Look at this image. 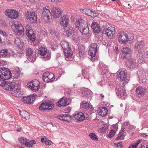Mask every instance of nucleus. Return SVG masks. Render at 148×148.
<instances>
[{"mask_svg": "<svg viewBox=\"0 0 148 148\" xmlns=\"http://www.w3.org/2000/svg\"><path fill=\"white\" fill-rule=\"evenodd\" d=\"M75 25L76 28L79 29L82 33L86 34L89 32L88 26L84 21L81 19L78 20L76 22Z\"/></svg>", "mask_w": 148, "mask_h": 148, "instance_id": "nucleus-1", "label": "nucleus"}, {"mask_svg": "<svg viewBox=\"0 0 148 148\" xmlns=\"http://www.w3.org/2000/svg\"><path fill=\"white\" fill-rule=\"evenodd\" d=\"M80 106L84 109V114L86 115V117H88L93 112V108L92 106L88 102L83 101L81 103Z\"/></svg>", "mask_w": 148, "mask_h": 148, "instance_id": "nucleus-2", "label": "nucleus"}, {"mask_svg": "<svg viewBox=\"0 0 148 148\" xmlns=\"http://www.w3.org/2000/svg\"><path fill=\"white\" fill-rule=\"evenodd\" d=\"M120 55L121 58L123 59H129L132 56V51L129 47H124L121 50Z\"/></svg>", "mask_w": 148, "mask_h": 148, "instance_id": "nucleus-3", "label": "nucleus"}, {"mask_svg": "<svg viewBox=\"0 0 148 148\" xmlns=\"http://www.w3.org/2000/svg\"><path fill=\"white\" fill-rule=\"evenodd\" d=\"M97 51V45L96 43H92L90 45L88 51V54L91 56V60L94 62L97 59L96 54Z\"/></svg>", "mask_w": 148, "mask_h": 148, "instance_id": "nucleus-4", "label": "nucleus"}, {"mask_svg": "<svg viewBox=\"0 0 148 148\" xmlns=\"http://www.w3.org/2000/svg\"><path fill=\"white\" fill-rule=\"evenodd\" d=\"M11 73L10 70L5 68H0V77L4 79H8L11 78Z\"/></svg>", "mask_w": 148, "mask_h": 148, "instance_id": "nucleus-5", "label": "nucleus"}, {"mask_svg": "<svg viewBox=\"0 0 148 148\" xmlns=\"http://www.w3.org/2000/svg\"><path fill=\"white\" fill-rule=\"evenodd\" d=\"M137 74L140 82H148V73L147 71H139L137 72Z\"/></svg>", "mask_w": 148, "mask_h": 148, "instance_id": "nucleus-6", "label": "nucleus"}, {"mask_svg": "<svg viewBox=\"0 0 148 148\" xmlns=\"http://www.w3.org/2000/svg\"><path fill=\"white\" fill-rule=\"evenodd\" d=\"M40 82L37 79H35L31 81L27 84V86L34 92L38 90L40 88Z\"/></svg>", "mask_w": 148, "mask_h": 148, "instance_id": "nucleus-7", "label": "nucleus"}, {"mask_svg": "<svg viewBox=\"0 0 148 148\" xmlns=\"http://www.w3.org/2000/svg\"><path fill=\"white\" fill-rule=\"evenodd\" d=\"M26 35L32 41H34L36 40V37L34 32L32 29V28L28 24L26 25L25 27Z\"/></svg>", "mask_w": 148, "mask_h": 148, "instance_id": "nucleus-8", "label": "nucleus"}, {"mask_svg": "<svg viewBox=\"0 0 148 148\" xmlns=\"http://www.w3.org/2000/svg\"><path fill=\"white\" fill-rule=\"evenodd\" d=\"M127 73L125 71L123 70L118 71L117 73V79L121 82H123L122 83L123 85L125 86L127 82L126 81L125 79L127 76Z\"/></svg>", "mask_w": 148, "mask_h": 148, "instance_id": "nucleus-9", "label": "nucleus"}, {"mask_svg": "<svg viewBox=\"0 0 148 148\" xmlns=\"http://www.w3.org/2000/svg\"><path fill=\"white\" fill-rule=\"evenodd\" d=\"M25 16L26 18L30 21L31 23H35L36 21L37 15L34 12L27 11Z\"/></svg>", "mask_w": 148, "mask_h": 148, "instance_id": "nucleus-10", "label": "nucleus"}, {"mask_svg": "<svg viewBox=\"0 0 148 148\" xmlns=\"http://www.w3.org/2000/svg\"><path fill=\"white\" fill-rule=\"evenodd\" d=\"M118 36V41L121 44H125L129 40L128 35L124 32H120Z\"/></svg>", "mask_w": 148, "mask_h": 148, "instance_id": "nucleus-11", "label": "nucleus"}, {"mask_svg": "<svg viewBox=\"0 0 148 148\" xmlns=\"http://www.w3.org/2000/svg\"><path fill=\"white\" fill-rule=\"evenodd\" d=\"M42 15L43 19L46 22H49L50 18L51 17V14L49 9L46 8H43Z\"/></svg>", "mask_w": 148, "mask_h": 148, "instance_id": "nucleus-12", "label": "nucleus"}, {"mask_svg": "<svg viewBox=\"0 0 148 148\" xmlns=\"http://www.w3.org/2000/svg\"><path fill=\"white\" fill-rule=\"evenodd\" d=\"M5 14L9 18L15 19L18 17L19 15L18 12L14 10H8L5 12Z\"/></svg>", "mask_w": 148, "mask_h": 148, "instance_id": "nucleus-13", "label": "nucleus"}, {"mask_svg": "<svg viewBox=\"0 0 148 148\" xmlns=\"http://www.w3.org/2000/svg\"><path fill=\"white\" fill-rule=\"evenodd\" d=\"M54 104L50 102L45 103H42L40 105L39 108L41 110H51L54 107Z\"/></svg>", "mask_w": 148, "mask_h": 148, "instance_id": "nucleus-14", "label": "nucleus"}, {"mask_svg": "<svg viewBox=\"0 0 148 148\" xmlns=\"http://www.w3.org/2000/svg\"><path fill=\"white\" fill-rule=\"evenodd\" d=\"M71 103V99L68 97H63L60 99L58 103V106L59 107L65 106L69 105Z\"/></svg>", "mask_w": 148, "mask_h": 148, "instance_id": "nucleus-15", "label": "nucleus"}, {"mask_svg": "<svg viewBox=\"0 0 148 148\" xmlns=\"http://www.w3.org/2000/svg\"><path fill=\"white\" fill-rule=\"evenodd\" d=\"M75 30V28H74L69 25L64 27L63 31V34L67 37L70 36Z\"/></svg>", "mask_w": 148, "mask_h": 148, "instance_id": "nucleus-16", "label": "nucleus"}, {"mask_svg": "<svg viewBox=\"0 0 148 148\" xmlns=\"http://www.w3.org/2000/svg\"><path fill=\"white\" fill-rule=\"evenodd\" d=\"M36 95L35 94L30 95L27 97H24L22 98V101L25 103H32L35 101Z\"/></svg>", "mask_w": 148, "mask_h": 148, "instance_id": "nucleus-17", "label": "nucleus"}, {"mask_svg": "<svg viewBox=\"0 0 148 148\" xmlns=\"http://www.w3.org/2000/svg\"><path fill=\"white\" fill-rule=\"evenodd\" d=\"M86 117V115H85L82 112H80L77 113L76 114H75L73 116V118L76 121H81L88 118Z\"/></svg>", "mask_w": 148, "mask_h": 148, "instance_id": "nucleus-18", "label": "nucleus"}, {"mask_svg": "<svg viewBox=\"0 0 148 148\" xmlns=\"http://www.w3.org/2000/svg\"><path fill=\"white\" fill-rule=\"evenodd\" d=\"M27 55L28 56L29 60L31 61L34 62L35 60L36 56L35 52H33L31 48H28L27 49Z\"/></svg>", "mask_w": 148, "mask_h": 148, "instance_id": "nucleus-19", "label": "nucleus"}, {"mask_svg": "<svg viewBox=\"0 0 148 148\" xmlns=\"http://www.w3.org/2000/svg\"><path fill=\"white\" fill-rule=\"evenodd\" d=\"M147 54L144 52H138L136 54V58L139 63L144 62L147 59Z\"/></svg>", "mask_w": 148, "mask_h": 148, "instance_id": "nucleus-20", "label": "nucleus"}, {"mask_svg": "<svg viewBox=\"0 0 148 148\" xmlns=\"http://www.w3.org/2000/svg\"><path fill=\"white\" fill-rule=\"evenodd\" d=\"M105 30L107 36L110 39H112L114 37L115 32L114 27H109Z\"/></svg>", "mask_w": 148, "mask_h": 148, "instance_id": "nucleus-21", "label": "nucleus"}, {"mask_svg": "<svg viewBox=\"0 0 148 148\" xmlns=\"http://www.w3.org/2000/svg\"><path fill=\"white\" fill-rule=\"evenodd\" d=\"M51 12L53 17L55 18H58L62 14L61 11L58 8H52Z\"/></svg>", "mask_w": 148, "mask_h": 148, "instance_id": "nucleus-22", "label": "nucleus"}, {"mask_svg": "<svg viewBox=\"0 0 148 148\" xmlns=\"http://www.w3.org/2000/svg\"><path fill=\"white\" fill-rule=\"evenodd\" d=\"M136 95L139 97L143 96L146 92V89L143 87L139 86L136 89Z\"/></svg>", "mask_w": 148, "mask_h": 148, "instance_id": "nucleus-23", "label": "nucleus"}, {"mask_svg": "<svg viewBox=\"0 0 148 148\" xmlns=\"http://www.w3.org/2000/svg\"><path fill=\"white\" fill-rule=\"evenodd\" d=\"M81 12L85 14L91 16L93 18H95L97 15L96 13H94L93 12L88 9H82Z\"/></svg>", "mask_w": 148, "mask_h": 148, "instance_id": "nucleus-24", "label": "nucleus"}, {"mask_svg": "<svg viewBox=\"0 0 148 148\" xmlns=\"http://www.w3.org/2000/svg\"><path fill=\"white\" fill-rule=\"evenodd\" d=\"M144 43L143 41H138L135 44V49L138 52H141L144 48Z\"/></svg>", "mask_w": 148, "mask_h": 148, "instance_id": "nucleus-25", "label": "nucleus"}, {"mask_svg": "<svg viewBox=\"0 0 148 148\" xmlns=\"http://www.w3.org/2000/svg\"><path fill=\"white\" fill-rule=\"evenodd\" d=\"M15 85V84L14 82H6L4 88L6 90H11L14 88Z\"/></svg>", "mask_w": 148, "mask_h": 148, "instance_id": "nucleus-26", "label": "nucleus"}, {"mask_svg": "<svg viewBox=\"0 0 148 148\" xmlns=\"http://www.w3.org/2000/svg\"><path fill=\"white\" fill-rule=\"evenodd\" d=\"M128 60L127 61V65L131 69H132L134 68H137V65L136 63L135 60L131 58V57L129 59H127Z\"/></svg>", "mask_w": 148, "mask_h": 148, "instance_id": "nucleus-27", "label": "nucleus"}, {"mask_svg": "<svg viewBox=\"0 0 148 148\" xmlns=\"http://www.w3.org/2000/svg\"><path fill=\"white\" fill-rule=\"evenodd\" d=\"M61 24L64 27L68 25L69 20L67 16L64 15L60 18Z\"/></svg>", "mask_w": 148, "mask_h": 148, "instance_id": "nucleus-28", "label": "nucleus"}, {"mask_svg": "<svg viewBox=\"0 0 148 148\" xmlns=\"http://www.w3.org/2000/svg\"><path fill=\"white\" fill-rule=\"evenodd\" d=\"M91 27L94 32L96 33H99L100 32V29L99 25L96 22H93L92 23Z\"/></svg>", "mask_w": 148, "mask_h": 148, "instance_id": "nucleus-29", "label": "nucleus"}, {"mask_svg": "<svg viewBox=\"0 0 148 148\" xmlns=\"http://www.w3.org/2000/svg\"><path fill=\"white\" fill-rule=\"evenodd\" d=\"M71 116L68 114H61L58 116V118L61 120L66 121L68 122L70 121L71 119Z\"/></svg>", "mask_w": 148, "mask_h": 148, "instance_id": "nucleus-30", "label": "nucleus"}, {"mask_svg": "<svg viewBox=\"0 0 148 148\" xmlns=\"http://www.w3.org/2000/svg\"><path fill=\"white\" fill-rule=\"evenodd\" d=\"M20 116L23 118L28 119L29 118V114L27 112L25 111H20L19 113Z\"/></svg>", "mask_w": 148, "mask_h": 148, "instance_id": "nucleus-31", "label": "nucleus"}, {"mask_svg": "<svg viewBox=\"0 0 148 148\" xmlns=\"http://www.w3.org/2000/svg\"><path fill=\"white\" fill-rule=\"evenodd\" d=\"M14 26L17 33H21L24 31V29L23 25L21 24H14Z\"/></svg>", "mask_w": 148, "mask_h": 148, "instance_id": "nucleus-32", "label": "nucleus"}, {"mask_svg": "<svg viewBox=\"0 0 148 148\" xmlns=\"http://www.w3.org/2000/svg\"><path fill=\"white\" fill-rule=\"evenodd\" d=\"M84 48L82 46L78 47V55L81 58L84 57L85 55Z\"/></svg>", "mask_w": 148, "mask_h": 148, "instance_id": "nucleus-33", "label": "nucleus"}, {"mask_svg": "<svg viewBox=\"0 0 148 148\" xmlns=\"http://www.w3.org/2000/svg\"><path fill=\"white\" fill-rule=\"evenodd\" d=\"M117 95L119 96L125 95L126 92L125 90L123 88H119L118 89V92H117Z\"/></svg>", "mask_w": 148, "mask_h": 148, "instance_id": "nucleus-34", "label": "nucleus"}, {"mask_svg": "<svg viewBox=\"0 0 148 148\" xmlns=\"http://www.w3.org/2000/svg\"><path fill=\"white\" fill-rule=\"evenodd\" d=\"M47 52V49L42 47H40L38 50V53L42 56H45Z\"/></svg>", "mask_w": 148, "mask_h": 148, "instance_id": "nucleus-35", "label": "nucleus"}, {"mask_svg": "<svg viewBox=\"0 0 148 148\" xmlns=\"http://www.w3.org/2000/svg\"><path fill=\"white\" fill-rule=\"evenodd\" d=\"M108 110L107 108L103 107L100 108L99 113L101 116H104L106 114Z\"/></svg>", "mask_w": 148, "mask_h": 148, "instance_id": "nucleus-36", "label": "nucleus"}, {"mask_svg": "<svg viewBox=\"0 0 148 148\" xmlns=\"http://www.w3.org/2000/svg\"><path fill=\"white\" fill-rule=\"evenodd\" d=\"M14 43L19 48L21 47L23 45V42L20 38H17L15 39Z\"/></svg>", "mask_w": 148, "mask_h": 148, "instance_id": "nucleus-37", "label": "nucleus"}, {"mask_svg": "<svg viewBox=\"0 0 148 148\" xmlns=\"http://www.w3.org/2000/svg\"><path fill=\"white\" fill-rule=\"evenodd\" d=\"M66 57L67 58L71 57L73 54V52L70 48L69 49H67L63 51Z\"/></svg>", "mask_w": 148, "mask_h": 148, "instance_id": "nucleus-38", "label": "nucleus"}, {"mask_svg": "<svg viewBox=\"0 0 148 148\" xmlns=\"http://www.w3.org/2000/svg\"><path fill=\"white\" fill-rule=\"evenodd\" d=\"M8 56V50L7 49H3L0 51V57H7Z\"/></svg>", "mask_w": 148, "mask_h": 148, "instance_id": "nucleus-39", "label": "nucleus"}, {"mask_svg": "<svg viewBox=\"0 0 148 148\" xmlns=\"http://www.w3.org/2000/svg\"><path fill=\"white\" fill-rule=\"evenodd\" d=\"M61 45L63 51L67 49H69V45L67 42L65 41H62L60 43Z\"/></svg>", "mask_w": 148, "mask_h": 148, "instance_id": "nucleus-40", "label": "nucleus"}, {"mask_svg": "<svg viewBox=\"0 0 148 148\" xmlns=\"http://www.w3.org/2000/svg\"><path fill=\"white\" fill-rule=\"evenodd\" d=\"M36 143V142L33 140H32L28 141V140H27V142L26 143L25 145L27 147H32L33 145Z\"/></svg>", "mask_w": 148, "mask_h": 148, "instance_id": "nucleus-41", "label": "nucleus"}, {"mask_svg": "<svg viewBox=\"0 0 148 148\" xmlns=\"http://www.w3.org/2000/svg\"><path fill=\"white\" fill-rule=\"evenodd\" d=\"M42 79L43 81L46 82H48L49 80V72L44 73L42 75Z\"/></svg>", "mask_w": 148, "mask_h": 148, "instance_id": "nucleus-42", "label": "nucleus"}, {"mask_svg": "<svg viewBox=\"0 0 148 148\" xmlns=\"http://www.w3.org/2000/svg\"><path fill=\"white\" fill-rule=\"evenodd\" d=\"M49 32L51 35H53L54 36H56L57 38L59 37L58 33V32L56 31V30H54L53 29H51L49 30Z\"/></svg>", "mask_w": 148, "mask_h": 148, "instance_id": "nucleus-43", "label": "nucleus"}, {"mask_svg": "<svg viewBox=\"0 0 148 148\" xmlns=\"http://www.w3.org/2000/svg\"><path fill=\"white\" fill-rule=\"evenodd\" d=\"M49 80L48 82H51L53 81L55 79V76L54 74L52 73L49 72Z\"/></svg>", "mask_w": 148, "mask_h": 148, "instance_id": "nucleus-44", "label": "nucleus"}, {"mask_svg": "<svg viewBox=\"0 0 148 148\" xmlns=\"http://www.w3.org/2000/svg\"><path fill=\"white\" fill-rule=\"evenodd\" d=\"M140 142V140H139L134 144H131L128 148H136L138 144Z\"/></svg>", "mask_w": 148, "mask_h": 148, "instance_id": "nucleus-45", "label": "nucleus"}, {"mask_svg": "<svg viewBox=\"0 0 148 148\" xmlns=\"http://www.w3.org/2000/svg\"><path fill=\"white\" fill-rule=\"evenodd\" d=\"M19 141L20 143L22 144H25L27 142V139L23 137H21L18 138Z\"/></svg>", "mask_w": 148, "mask_h": 148, "instance_id": "nucleus-46", "label": "nucleus"}, {"mask_svg": "<svg viewBox=\"0 0 148 148\" xmlns=\"http://www.w3.org/2000/svg\"><path fill=\"white\" fill-rule=\"evenodd\" d=\"M90 137L92 140H95L96 141L98 140L97 136L94 133H91L89 134Z\"/></svg>", "mask_w": 148, "mask_h": 148, "instance_id": "nucleus-47", "label": "nucleus"}, {"mask_svg": "<svg viewBox=\"0 0 148 148\" xmlns=\"http://www.w3.org/2000/svg\"><path fill=\"white\" fill-rule=\"evenodd\" d=\"M123 131L120 132L118 135V136L115 139V140H117L120 139H122L123 137Z\"/></svg>", "mask_w": 148, "mask_h": 148, "instance_id": "nucleus-48", "label": "nucleus"}, {"mask_svg": "<svg viewBox=\"0 0 148 148\" xmlns=\"http://www.w3.org/2000/svg\"><path fill=\"white\" fill-rule=\"evenodd\" d=\"M116 133V131L114 130H110L109 134L108 135V137L112 138L115 135Z\"/></svg>", "mask_w": 148, "mask_h": 148, "instance_id": "nucleus-49", "label": "nucleus"}, {"mask_svg": "<svg viewBox=\"0 0 148 148\" xmlns=\"http://www.w3.org/2000/svg\"><path fill=\"white\" fill-rule=\"evenodd\" d=\"M6 83V81L4 79L2 78L0 79V86L4 87Z\"/></svg>", "mask_w": 148, "mask_h": 148, "instance_id": "nucleus-50", "label": "nucleus"}, {"mask_svg": "<svg viewBox=\"0 0 148 148\" xmlns=\"http://www.w3.org/2000/svg\"><path fill=\"white\" fill-rule=\"evenodd\" d=\"M102 69L103 70V72L102 73V74H103L104 73H105L106 72H107L108 71L107 67L105 65H104V66Z\"/></svg>", "mask_w": 148, "mask_h": 148, "instance_id": "nucleus-51", "label": "nucleus"}, {"mask_svg": "<svg viewBox=\"0 0 148 148\" xmlns=\"http://www.w3.org/2000/svg\"><path fill=\"white\" fill-rule=\"evenodd\" d=\"M82 93L83 94V93L84 94H83L84 95H85L86 97L88 96L89 94H90L89 93V92L87 90H84V91H82Z\"/></svg>", "mask_w": 148, "mask_h": 148, "instance_id": "nucleus-52", "label": "nucleus"}, {"mask_svg": "<svg viewBox=\"0 0 148 148\" xmlns=\"http://www.w3.org/2000/svg\"><path fill=\"white\" fill-rule=\"evenodd\" d=\"M20 90H19L18 89L16 90H14V92L15 93V95H18L21 92L20 91Z\"/></svg>", "mask_w": 148, "mask_h": 148, "instance_id": "nucleus-53", "label": "nucleus"}, {"mask_svg": "<svg viewBox=\"0 0 148 148\" xmlns=\"http://www.w3.org/2000/svg\"><path fill=\"white\" fill-rule=\"evenodd\" d=\"M0 34L4 36H7L6 32L5 31H3L2 30H0Z\"/></svg>", "mask_w": 148, "mask_h": 148, "instance_id": "nucleus-54", "label": "nucleus"}, {"mask_svg": "<svg viewBox=\"0 0 148 148\" xmlns=\"http://www.w3.org/2000/svg\"><path fill=\"white\" fill-rule=\"evenodd\" d=\"M139 148H148V146L145 144L143 143L141 144V147Z\"/></svg>", "mask_w": 148, "mask_h": 148, "instance_id": "nucleus-55", "label": "nucleus"}, {"mask_svg": "<svg viewBox=\"0 0 148 148\" xmlns=\"http://www.w3.org/2000/svg\"><path fill=\"white\" fill-rule=\"evenodd\" d=\"M115 145L116 147H122V144L121 143H116L115 144Z\"/></svg>", "mask_w": 148, "mask_h": 148, "instance_id": "nucleus-56", "label": "nucleus"}, {"mask_svg": "<svg viewBox=\"0 0 148 148\" xmlns=\"http://www.w3.org/2000/svg\"><path fill=\"white\" fill-rule=\"evenodd\" d=\"M47 140V139L46 138H43L41 139V141L42 143H44L46 142V141Z\"/></svg>", "mask_w": 148, "mask_h": 148, "instance_id": "nucleus-57", "label": "nucleus"}, {"mask_svg": "<svg viewBox=\"0 0 148 148\" xmlns=\"http://www.w3.org/2000/svg\"><path fill=\"white\" fill-rule=\"evenodd\" d=\"M52 143V142L50 140H47L45 143V144L47 145H50Z\"/></svg>", "mask_w": 148, "mask_h": 148, "instance_id": "nucleus-58", "label": "nucleus"}, {"mask_svg": "<svg viewBox=\"0 0 148 148\" xmlns=\"http://www.w3.org/2000/svg\"><path fill=\"white\" fill-rule=\"evenodd\" d=\"M16 70H17V71L15 73H16V74L18 75H19L20 74V71L18 68H17Z\"/></svg>", "mask_w": 148, "mask_h": 148, "instance_id": "nucleus-59", "label": "nucleus"}, {"mask_svg": "<svg viewBox=\"0 0 148 148\" xmlns=\"http://www.w3.org/2000/svg\"><path fill=\"white\" fill-rule=\"evenodd\" d=\"M11 55L13 56L14 57H16L17 56V55L13 52H12L11 53Z\"/></svg>", "mask_w": 148, "mask_h": 148, "instance_id": "nucleus-60", "label": "nucleus"}, {"mask_svg": "<svg viewBox=\"0 0 148 148\" xmlns=\"http://www.w3.org/2000/svg\"><path fill=\"white\" fill-rule=\"evenodd\" d=\"M50 56H47V57L45 58H43L44 59H44V60H48L50 59Z\"/></svg>", "mask_w": 148, "mask_h": 148, "instance_id": "nucleus-61", "label": "nucleus"}, {"mask_svg": "<svg viewBox=\"0 0 148 148\" xmlns=\"http://www.w3.org/2000/svg\"><path fill=\"white\" fill-rule=\"evenodd\" d=\"M66 109L67 110V112H66V113H69L71 110V107H69L68 108H67Z\"/></svg>", "mask_w": 148, "mask_h": 148, "instance_id": "nucleus-62", "label": "nucleus"}, {"mask_svg": "<svg viewBox=\"0 0 148 148\" xmlns=\"http://www.w3.org/2000/svg\"><path fill=\"white\" fill-rule=\"evenodd\" d=\"M21 127H19V128H17L16 130L18 132H19L21 130Z\"/></svg>", "mask_w": 148, "mask_h": 148, "instance_id": "nucleus-63", "label": "nucleus"}, {"mask_svg": "<svg viewBox=\"0 0 148 148\" xmlns=\"http://www.w3.org/2000/svg\"><path fill=\"white\" fill-rule=\"evenodd\" d=\"M63 0H58L57 2L58 3H60L62 2H63Z\"/></svg>", "mask_w": 148, "mask_h": 148, "instance_id": "nucleus-64", "label": "nucleus"}]
</instances>
